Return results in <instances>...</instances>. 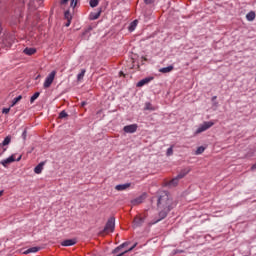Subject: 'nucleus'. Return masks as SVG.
Segmentation results:
<instances>
[{"instance_id":"nucleus-5","label":"nucleus","mask_w":256,"mask_h":256,"mask_svg":"<svg viewBox=\"0 0 256 256\" xmlns=\"http://www.w3.org/2000/svg\"><path fill=\"white\" fill-rule=\"evenodd\" d=\"M15 161H21V156H19L17 159H15V155H12L9 158L1 161V165H3V167H7V165H9Z\"/></svg>"},{"instance_id":"nucleus-39","label":"nucleus","mask_w":256,"mask_h":256,"mask_svg":"<svg viewBox=\"0 0 256 256\" xmlns=\"http://www.w3.org/2000/svg\"><path fill=\"white\" fill-rule=\"evenodd\" d=\"M87 105V102H82V107H85Z\"/></svg>"},{"instance_id":"nucleus-13","label":"nucleus","mask_w":256,"mask_h":256,"mask_svg":"<svg viewBox=\"0 0 256 256\" xmlns=\"http://www.w3.org/2000/svg\"><path fill=\"white\" fill-rule=\"evenodd\" d=\"M150 81H153V77H147V78L140 80L136 86L143 87L144 85H147V83H150Z\"/></svg>"},{"instance_id":"nucleus-3","label":"nucleus","mask_w":256,"mask_h":256,"mask_svg":"<svg viewBox=\"0 0 256 256\" xmlns=\"http://www.w3.org/2000/svg\"><path fill=\"white\" fill-rule=\"evenodd\" d=\"M113 231H115V218L111 217L110 219H108L103 232L104 233H113Z\"/></svg>"},{"instance_id":"nucleus-17","label":"nucleus","mask_w":256,"mask_h":256,"mask_svg":"<svg viewBox=\"0 0 256 256\" xmlns=\"http://www.w3.org/2000/svg\"><path fill=\"white\" fill-rule=\"evenodd\" d=\"M98 17H101V9L98 12H92L90 14L91 21H95Z\"/></svg>"},{"instance_id":"nucleus-44","label":"nucleus","mask_w":256,"mask_h":256,"mask_svg":"<svg viewBox=\"0 0 256 256\" xmlns=\"http://www.w3.org/2000/svg\"><path fill=\"white\" fill-rule=\"evenodd\" d=\"M214 105H216V106H217V102H214Z\"/></svg>"},{"instance_id":"nucleus-19","label":"nucleus","mask_w":256,"mask_h":256,"mask_svg":"<svg viewBox=\"0 0 256 256\" xmlns=\"http://www.w3.org/2000/svg\"><path fill=\"white\" fill-rule=\"evenodd\" d=\"M39 247H32V248H29L27 249L25 252H24V255H29V253H37V251H39Z\"/></svg>"},{"instance_id":"nucleus-12","label":"nucleus","mask_w":256,"mask_h":256,"mask_svg":"<svg viewBox=\"0 0 256 256\" xmlns=\"http://www.w3.org/2000/svg\"><path fill=\"white\" fill-rule=\"evenodd\" d=\"M77 243L76 239H68V240H64L61 245L63 247H71L73 245H75Z\"/></svg>"},{"instance_id":"nucleus-6","label":"nucleus","mask_w":256,"mask_h":256,"mask_svg":"<svg viewBox=\"0 0 256 256\" xmlns=\"http://www.w3.org/2000/svg\"><path fill=\"white\" fill-rule=\"evenodd\" d=\"M9 143H11V136H7L3 143L0 144V156L3 155V153H5V151H7V148H3L6 145H9Z\"/></svg>"},{"instance_id":"nucleus-22","label":"nucleus","mask_w":256,"mask_h":256,"mask_svg":"<svg viewBox=\"0 0 256 256\" xmlns=\"http://www.w3.org/2000/svg\"><path fill=\"white\" fill-rule=\"evenodd\" d=\"M136 247H137V243H135V244H134L132 247H130L128 250H125V251H123L122 253L117 254L116 256H123V255H125V253H129V252L133 251Z\"/></svg>"},{"instance_id":"nucleus-41","label":"nucleus","mask_w":256,"mask_h":256,"mask_svg":"<svg viewBox=\"0 0 256 256\" xmlns=\"http://www.w3.org/2000/svg\"><path fill=\"white\" fill-rule=\"evenodd\" d=\"M215 99H217V96L212 97V101H215Z\"/></svg>"},{"instance_id":"nucleus-37","label":"nucleus","mask_w":256,"mask_h":256,"mask_svg":"<svg viewBox=\"0 0 256 256\" xmlns=\"http://www.w3.org/2000/svg\"><path fill=\"white\" fill-rule=\"evenodd\" d=\"M69 3V0H61L60 5H67Z\"/></svg>"},{"instance_id":"nucleus-43","label":"nucleus","mask_w":256,"mask_h":256,"mask_svg":"<svg viewBox=\"0 0 256 256\" xmlns=\"http://www.w3.org/2000/svg\"><path fill=\"white\" fill-rule=\"evenodd\" d=\"M3 195V191H0V197Z\"/></svg>"},{"instance_id":"nucleus-11","label":"nucleus","mask_w":256,"mask_h":256,"mask_svg":"<svg viewBox=\"0 0 256 256\" xmlns=\"http://www.w3.org/2000/svg\"><path fill=\"white\" fill-rule=\"evenodd\" d=\"M129 244H130V242H124L123 244H121L120 246L115 248L112 253L114 255H117V253H119L118 255H120V253H123L122 249H124V247L129 246Z\"/></svg>"},{"instance_id":"nucleus-24","label":"nucleus","mask_w":256,"mask_h":256,"mask_svg":"<svg viewBox=\"0 0 256 256\" xmlns=\"http://www.w3.org/2000/svg\"><path fill=\"white\" fill-rule=\"evenodd\" d=\"M145 111H155V108L153 107V105H151V103L147 102L145 104V107H144Z\"/></svg>"},{"instance_id":"nucleus-8","label":"nucleus","mask_w":256,"mask_h":256,"mask_svg":"<svg viewBox=\"0 0 256 256\" xmlns=\"http://www.w3.org/2000/svg\"><path fill=\"white\" fill-rule=\"evenodd\" d=\"M147 199V194H142L138 198L131 201L132 205H141Z\"/></svg>"},{"instance_id":"nucleus-21","label":"nucleus","mask_w":256,"mask_h":256,"mask_svg":"<svg viewBox=\"0 0 256 256\" xmlns=\"http://www.w3.org/2000/svg\"><path fill=\"white\" fill-rule=\"evenodd\" d=\"M171 71H173V66L164 67L159 70L160 73H171Z\"/></svg>"},{"instance_id":"nucleus-15","label":"nucleus","mask_w":256,"mask_h":256,"mask_svg":"<svg viewBox=\"0 0 256 256\" xmlns=\"http://www.w3.org/2000/svg\"><path fill=\"white\" fill-rule=\"evenodd\" d=\"M43 167H45V162L39 163V164L34 168V173H36V175H40V173H42V171H43Z\"/></svg>"},{"instance_id":"nucleus-20","label":"nucleus","mask_w":256,"mask_h":256,"mask_svg":"<svg viewBox=\"0 0 256 256\" xmlns=\"http://www.w3.org/2000/svg\"><path fill=\"white\" fill-rule=\"evenodd\" d=\"M255 17H256V15H255V12H253V11L249 12L246 15L247 21H255Z\"/></svg>"},{"instance_id":"nucleus-38","label":"nucleus","mask_w":256,"mask_h":256,"mask_svg":"<svg viewBox=\"0 0 256 256\" xmlns=\"http://www.w3.org/2000/svg\"><path fill=\"white\" fill-rule=\"evenodd\" d=\"M65 25L66 27H69V25H71V20H67V23Z\"/></svg>"},{"instance_id":"nucleus-33","label":"nucleus","mask_w":256,"mask_h":256,"mask_svg":"<svg viewBox=\"0 0 256 256\" xmlns=\"http://www.w3.org/2000/svg\"><path fill=\"white\" fill-rule=\"evenodd\" d=\"M145 5H152V3H155V0H144Z\"/></svg>"},{"instance_id":"nucleus-1","label":"nucleus","mask_w":256,"mask_h":256,"mask_svg":"<svg viewBox=\"0 0 256 256\" xmlns=\"http://www.w3.org/2000/svg\"><path fill=\"white\" fill-rule=\"evenodd\" d=\"M157 207L159 209V214H158L159 219L156 220L155 223H159V221H162V219H165L169 211H171V209L175 207L173 198L171 197V194H169V192L167 191L161 192L157 200Z\"/></svg>"},{"instance_id":"nucleus-34","label":"nucleus","mask_w":256,"mask_h":256,"mask_svg":"<svg viewBox=\"0 0 256 256\" xmlns=\"http://www.w3.org/2000/svg\"><path fill=\"white\" fill-rule=\"evenodd\" d=\"M9 111H11V108H3L2 113L7 115V113H9Z\"/></svg>"},{"instance_id":"nucleus-2","label":"nucleus","mask_w":256,"mask_h":256,"mask_svg":"<svg viewBox=\"0 0 256 256\" xmlns=\"http://www.w3.org/2000/svg\"><path fill=\"white\" fill-rule=\"evenodd\" d=\"M55 75H57V71L53 70L44 81V89H49L51 85H53V81H55Z\"/></svg>"},{"instance_id":"nucleus-31","label":"nucleus","mask_w":256,"mask_h":256,"mask_svg":"<svg viewBox=\"0 0 256 256\" xmlns=\"http://www.w3.org/2000/svg\"><path fill=\"white\" fill-rule=\"evenodd\" d=\"M65 117H68L67 112H65V110L61 111L59 114V118L60 119H65Z\"/></svg>"},{"instance_id":"nucleus-4","label":"nucleus","mask_w":256,"mask_h":256,"mask_svg":"<svg viewBox=\"0 0 256 256\" xmlns=\"http://www.w3.org/2000/svg\"><path fill=\"white\" fill-rule=\"evenodd\" d=\"M214 123L213 122H204L202 125L198 127L196 130V135H199V133H203V131H207V129H211L213 127Z\"/></svg>"},{"instance_id":"nucleus-9","label":"nucleus","mask_w":256,"mask_h":256,"mask_svg":"<svg viewBox=\"0 0 256 256\" xmlns=\"http://www.w3.org/2000/svg\"><path fill=\"white\" fill-rule=\"evenodd\" d=\"M179 180L181 179L178 176H176L172 180L166 182V187H177V185H179Z\"/></svg>"},{"instance_id":"nucleus-26","label":"nucleus","mask_w":256,"mask_h":256,"mask_svg":"<svg viewBox=\"0 0 256 256\" xmlns=\"http://www.w3.org/2000/svg\"><path fill=\"white\" fill-rule=\"evenodd\" d=\"M204 151H205V147L200 146L197 148L195 155H201L202 153H204Z\"/></svg>"},{"instance_id":"nucleus-14","label":"nucleus","mask_w":256,"mask_h":256,"mask_svg":"<svg viewBox=\"0 0 256 256\" xmlns=\"http://www.w3.org/2000/svg\"><path fill=\"white\" fill-rule=\"evenodd\" d=\"M130 187H131V183H126V184L116 185L115 189H116V191H125L126 189H129Z\"/></svg>"},{"instance_id":"nucleus-32","label":"nucleus","mask_w":256,"mask_h":256,"mask_svg":"<svg viewBox=\"0 0 256 256\" xmlns=\"http://www.w3.org/2000/svg\"><path fill=\"white\" fill-rule=\"evenodd\" d=\"M166 155L167 157H171V155H173V147L167 149Z\"/></svg>"},{"instance_id":"nucleus-25","label":"nucleus","mask_w":256,"mask_h":256,"mask_svg":"<svg viewBox=\"0 0 256 256\" xmlns=\"http://www.w3.org/2000/svg\"><path fill=\"white\" fill-rule=\"evenodd\" d=\"M137 23L138 21L137 20H134L130 26H129V31H135V27H137Z\"/></svg>"},{"instance_id":"nucleus-16","label":"nucleus","mask_w":256,"mask_h":256,"mask_svg":"<svg viewBox=\"0 0 256 256\" xmlns=\"http://www.w3.org/2000/svg\"><path fill=\"white\" fill-rule=\"evenodd\" d=\"M23 53H25V55H35V53H37V49H35V48H25Z\"/></svg>"},{"instance_id":"nucleus-7","label":"nucleus","mask_w":256,"mask_h":256,"mask_svg":"<svg viewBox=\"0 0 256 256\" xmlns=\"http://www.w3.org/2000/svg\"><path fill=\"white\" fill-rule=\"evenodd\" d=\"M137 124L127 125L123 128L125 133H135L137 131Z\"/></svg>"},{"instance_id":"nucleus-10","label":"nucleus","mask_w":256,"mask_h":256,"mask_svg":"<svg viewBox=\"0 0 256 256\" xmlns=\"http://www.w3.org/2000/svg\"><path fill=\"white\" fill-rule=\"evenodd\" d=\"M143 223H145L144 217L136 216L134 218V222H133L134 227H141L143 225Z\"/></svg>"},{"instance_id":"nucleus-36","label":"nucleus","mask_w":256,"mask_h":256,"mask_svg":"<svg viewBox=\"0 0 256 256\" xmlns=\"http://www.w3.org/2000/svg\"><path fill=\"white\" fill-rule=\"evenodd\" d=\"M22 138L24 139H27V130H24L23 133H22Z\"/></svg>"},{"instance_id":"nucleus-40","label":"nucleus","mask_w":256,"mask_h":256,"mask_svg":"<svg viewBox=\"0 0 256 256\" xmlns=\"http://www.w3.org/2000/svg\"><path fill=\"white\" fill-rule=\"evenodd\" d=\"M256 169V163L252 166V170Z\"/></svg>"},{"instance_id":"nucleus-23","label":"nucleus","mask_w":256,"mask_h":256,"mask_svg":"<svg viewBox=\"0 0 256 256\" xmlns=\"http://www.w3.org/2000/svg\"><path fill=\"white\" fill-rule=\"evenodd\" d=\"M23 99V96L19 95L18 97L14 98L11 104V107H15L16 104L19 103Z\"/></svg>"},{"instance_id":"nucleus-18","label":"nucleus","mask_w":256,"mask_h":256,"mask_svg":"<svg viewBox=\"0 0 256 256\" xmlns=\"http://www.w3.org/2000/svg\"><path fill=\"white\" fill-rule=\"evenodd\" d=\"M189 171H191L189 168H186L184 170H182L178 175V179H183V177H185V175H187L189 173Z\"/></svg>"},{"instance_id":"nucleus-42","label":"nucleus","mask_w":256,"mask_h":256,"mask_svg":"<svg viewBox=\"0 0 256 256\" xmlns=\"http://www.w3.org/2000/svg\"><path fill=\"white\" fill-rule=\"evenodd\" d=\"M0 47H3V42H0Z\"/></svg>"},{"instance_id":"nucleus-28","label":"nucleus","mask_w":256,"mask_h":256,"mask_svg":"<svg viewBox=\"0 0 256 256\" xmlns=\"http://www.w3.org/2000/svg\"><path fill=\"white\" fill-rule=\"evenodd\" d=\"M85 77V69L81 71L80 74H78L77 79L78 81H81Z\"/></svg>"},{"instance_id":"nucleus-30","label":"nucleus","mask_w":256,"mask_h":256,"mask_svg":"<svg viewBox=\"0 0 256 256\" xmlns=\"http://www.w3.org/2000/svg\"><path fill=\"white\" fill-rule=\"evenodd\" d=\"M64 17H65L66 20H71L72 19L71 12H69V10L66 11L64 13Z\"/></svg>"},{"instance_id":"nucleus-27","label":"nucleus","mask_w":256,"mask_h":256,"mask_svg":"<svg viewBox=\"0 0 256 256\" xmlns=\"http://www.w3.org/2000/svg\"><path fill=\"white\" fill-rule=\"evenodd\" d=\"M39 95V92H35L34 95L30 98V103H34L36 99L39 97Z\"/></svg>"},{"instance_id":"nucleus-29","label":"nucleus","mask_w":256,"mask_h":256,"mask_svg":"<svg viewBox=\"0 0 256 256\" xmlns=\"http://www.w3.org/2000/svg\"><path fill=\"white\" fill-rule=\"evenodd\" d=\"M99 5V0H90V7H97Z\"/></svg>"},{"instance_id":"nucleus-35","label":"nucleus","mask_w":256,"mask_h":256,"mask_svg":"<svg viewBox=\"0 0 256 256\" xmlns=\"http://www.w3.org/2000/svg\"><path fill=\"white\" fill-rule=\"evenodd\" d=\"M71 7H73V8H75V7H77V1H75V0H71Z\"/></svg>"}]
</instances>
